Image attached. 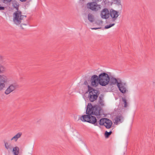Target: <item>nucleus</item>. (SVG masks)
<instances>
[{"instance_id": "nucleus-10", "label": "nucleus", "mask_w": 155, "mask_h": 155, "mask_svg": "<svg viewBox=\"0 0 155 155\" xmlns=\"http://www.w3.org/2000/svg\"><path fill=\"white\" fill-rule=\"evenodd\" d=\"M110 11H109L107 8H104L101 11V18L103 19H107L110 16Z\"/></svg>"}, {"instance_id": "nucleus-6", "label": "nucleus", "mask_w": 155, "mask_h": 155, "mask_svg": "<svg viewBox=\"0 0 155 155\" xmlns=\"http://www.w3.org/2000/svg\"><path fill=\"white\" fill-rule=\"evenodd\" d=\"M90 81L91 82V85L92 87H97L99 84H100L99 76H98L96 74L92 75Z\"/></svg>"}, {"instance_id": "nucleus-29", "label": "nucleus", "mask_w": 155, "mask_h": 155, "mask_svg": "<svg viewBox=\"0 0 155 155\" xmlns=\"http://www.w3.org/2000/svg\"><path fill=\"white\" fill-rule=\"evenodd\" d=\"M92 1L98 3V2H101L102 0H92Z\"/></svg>"}, {"instance_id": "nucleus-34", "label": "nucleus", "mask_w": 155, "mask_h": 155, "mask_svg": "<svg viewBox=\"0 0 155 155\" xmlns=\"http://www.w3.org/2000/svg\"><path fill=\"white\" fill-rule=\"evenodd\" d=\"M29 3V2H26V3H27V4Z\"/></svg>"}, {"instance_id": "nucleus-35", "label": "nucleus", "mask_w": 155, "mask_h": 155, "mask_svg": "<svg viewBox=\"0 0 155 155\" xmlns=\"http://www.w3.org/2000/svg\"><path fill=\"white\" fill-rule=\"evenodd\" d=\"M29 3V2H26V3H27V4Z\"/></svg>"}, {"instance_id": "nucleus-31", "label": "nucleus", "mask_w": 155, "mask_h": 155, "mask_svg": "<svg viewBox=\"0 0 155 155\" xmlns=\"http://www.w3.org/2000/svg\"><path fill=\"white\" fill-rule=\"evenodd\" d=\"M84 84L85 85H87V86H88V83L86 80H85L84 81Z\"/></svg>"}, {"instance_id": "nucleus-19", "label": "nucleus", "mask_w": 155, "mask_h": 155, "mask_svg": "<svg viewBox=\"0 0 155 155\" xmlns=\"http://www.w3.org/2000/svg\"><path fill=\"white\" fill-rule=\"evenodd\" d=\"M88 19L90 22H92L94 20V16L92 14H89L88 15Z\"/></svg>"}, {"instance_id": "nucleus-16", "label": "nucleus", "mask_w": 155, "mask_h": 155, "mask_svg": "<svg viewBox=\"0 0 155 155\" xmlns=\"http://www.w3.org/2000/svg\"><path fill=\"white\" fill-rule=\"evenodd\" d=\"M22 134L21 132H19L17 133L11 139V140H14L15 141H17L18 139L21 137Z\"/></svg>"}, {"instance_id": "nucleus-11", "label": "nucleus", "mask_w": 155, "mask_h": 155, "mask_svg": "<svg viewBox=\"0 0 155 155\" xmlns=\"http://www.w3.org/2000/svg\"><path fill=\"white\" fill-rule=\"evenodd\" d=\"M118 11H116L112 8L110 10V15L111 18L113 21H115L119 15Z\"/></svg>"}, {"instance_id": "nucleus-23", "label": "nucleus", "mask_w": 155, "mask_h": 155, "mask_svg": "<svg viewBox=\"0 0 155 155\" xmlns=\"http://www.w3.org/2000/svg\"><path fill=\"white\" fill-rule=\"evenodd\" d=\"M115 23H112L108 25H107L105 26L104 28L106 29L109 28H111V27L114 26L115 25Z\"/></svg>"}, {"instance_id": "nucleus-14", "label": "nucleus", "mask_w": 155, "mask_h": 155, "mask_svg": "<svg viewBox=\"0 0 155 155\" xmlns=\"http://www.w3.org/2000/svg\"><path fill=\"white\" fill-rule=\"evenodd\" d=\"M106 118H102L100 119L99 120L97 121L98 125H99L100 126H104L105 120H106ZM98 126H99V125Z\"/></svg>"}, {"instance_id": "nucleus-5", "label": "nucleus", "mask_w": 155, "mask_h": 155, "mask_svg": "<svg viewBox=\"0 0 155 155\" xmlns=\"http://www.w3.org/2000/svg\"><path fill=\"white\" fill-rule=\"evenodd\" d=\"M86 7L88 9L94 12H97L101 8L100 5L94 1L88 2L86 4Z\"/></svg>"}, {"instance_id": "nucleus-13", "label": "nucleus", "mask_w": 155, "mask_h": 155, "mask_svg": "<svg viewBox=\"0 0 155 155\" xmlns=\"http://www.w3.org/2000/svg\"><path fill=\"white\" fill-rule=\"evenodd\" d=\"M105 121L104 126H105L106 128L107 129L110 128L112 125V121L110 120L107 118H106V120Z\"/></svg>"}, {"instance_id": "nucleus-1", "label": "nucleus", "mask_w": 155, "mask_h": 155, "mask_svg": "<svg viewBox=\"0 0 155 155\" xmlns=\"http://www.w3.org/2000/svg\"><path fill=\"white\" fill-rule=\"evenodd\" d=\"M102 108L99 105H94L93 106L91 103H88L86 111V115H82L78 119L82 121L91 124L94 126H98L97 120L96 117L92 115L101 116Z\"/></svg>"}, {"instance_id": "nucleus-27", "label": "nucleus", "mask_w": 155, "mask_h": 155, "mask_svg": "<svg viewBox=\"0 0 155 155\" xmlns=\"http://www.w3.org/2000/svg\"><path fill=\"white\" fill-rule=\"evenodd\" d=\"M101 28L100 27H98V28H97V27L93 28H91V29L92 30H97V29H101Z\"/></svg>"}, {"instance_id": "nucleus-21", "label": "nucleus", "mask_w": 155, "mask_h": 155, "mask_svg": "<svg viewBox=\"0 0 155 155\" xmlns=\"http://www.w3.org/2000/svg\"><path fill=\"white\" fill-rule=\"evenodd\" d=\"M5 68L3 65L0 64V74L3 73L5 71Z\"/></svg>"}, {"instance_id": "nucleus-33", "label": "nucleus", "mask_w": 155, "mask_h": 155, "mask_svg": "<svg viewBox=\"0 0 155 155\" xmlns=\"http://www.w3.org/2000/svg\"><path fill=\"white\" fill-rule=\"evenodd\" d=\"M103 22V21H102L101 20V21H100L99 22V23H98L99 24H100V23H102Z\"/></svg>"}, {"instance_id": "nucleus-12", "label": "nucleus", "mask_w": 155, "mask_h": 155, "mask_svg": "<svg viewBox=\"0 0 155 155\" xmlns=\"http://www.w3.org/2000/svg\"><path fill=\"white\" fill-rule=\"evenodd\" d=\"M124 120V118L122 116H117L114 118V123L116 125L118 124L119 122L122 123Z\"/></svg>"}, {"instance_id": "nucleus-4", "label": "nucleus", "mask_w": 155, "mask_h": 155, "mask_svg": "<svg viewBox=\"0 0 155 155\" xmlns=\"http://www.w3.org/2000/svg\"><path fill=\"white\" fill-rule=\"evenodd\" d=\"M109 74L105 72H102L99 74L100 80V85L102 86H105L108 85L110 81V77L109 74L110 73L109 72Z\"/></svg>"}, {"instance_id": "nucleus-36", "label": "nucleus", "mask_w": 155, "mask_h": 155, "mask_svg": "<svg viewBox=\"0 0 155 155\" xmlns=\"http://www.w3.org/2000/svg\"><path fill=\"white\" fill-rule=\"evenodd\" d=\"M82 1H84V0H81Z\"/></svg>"}, {"instance_id": "nucleus-17", "label": "nucleus", "mask_w": 155, "mask_h": 155, "mask_svg": "<svg viewBox=\"0 0 155 155\" xmlns=\"http://www.w3.org/2000/svg\"><path fill=\"white\" fill-rule=\"evenodd\" d=\"M122 99L124 104V107L125 108L127 107V103L126 99V96L125 95H123V97H122Z\"/></svg>"}, {"instance_id": "nucleus-25", "label": "nucleus", "mask_w": 155, "mask_h": 155, "mask_svg": "<svg viewBox=\"0 0 155 155\" xmlns=\"http://www.w3.org/2000/svg\"><path fill=\"white\" fill-rule=\"evenodd\" d=\"M3 2L5 4H8L10 3L12 0H2Z\"/></svg>"}, {"instance_id": "nucleus-32", "label": "nucleus", "mask_w": 155, "mask_h": 155, "mask_svg": "<svg viewBox=\"0 0 155 155\" xmlns=\"http://www.w3.org/2000/svg\"><path fill=\"white\" fill-rule=\"evenodd\" d=\"M20 1L23 2H25L27 0H19Z\"/></svg>"}, {"instance_id": "nucleus-22", "label": "nucleus", "mask_w": 155, "mask_h": 155, "mask_svg": "<svg viewBox=\"0 0 155 155\" xmlns=\"http://www.w3.org/2000/svg\"><path fill=\"white\" fill-rule=\"evenodd\" d=\"M94 91H92L94 93L95 95L97 96V98L98 97L99 94H100V91L98 90L95 89L94 88Z\"/></svg>"}, {"instance_id": "nucleus-30", "label": "nucleus", "mask_w": 155, "mask_h": 155, "mask_svg": "<svg viewBox=\"0 0 155 155\" xmlns=\"http://www.w3.org/2000/svg\"><path fill=\"white\" fill-rule=\"evenodd\" d=\"M104 94H101L100 95V96L99 97H100L101 99H103V98H104Z\"/></svg>"}, {"instance_id": "nucleus-2", "label": "nucleus", "mask_w": 155, "mask_h": 155, "mask_svg": "<svg viewBox=\"0 0 155 155\" xmlns=\"http://www.w3.org/2000/svg\"><path fill=\"white\" fill-rule=\"evenodd\" d=\"M12 4L13 8L16 10L13 14V21L16 25H20L21 27L23 29L22 25H26L28 24V20L27 19V16L22 15L21 12L19 10V4L16 1H13Z\"/></svg>"}, {"instance_id": "nucleus-8", "label": "nucleus", "mask_w": 155, "mask_h": 155, "mask_svg": "<svg viewBox=\"0 0 155 155\" xmlns=\"http://www.w3.org/2000/svg\"><path fill=\"white\" fill-rule=\"evenodd\" d=\"M8 78L5 76L0 75V91L5 87V84L8 82Z\"/></svg>"}, {"instance_id": "nucleus-3", "label": "nucleus", "mask_w": 155, "mask_h": 155, "mask_svg": "<svg viewBox=\"0 0 155 155\" xmlns=\"http://www.w3.org/2000/svg\"><path fill=\"white\" fill-rule=\"evenodd\" d=\"M110 83L111 85L116 84L120 92L123 94L125 93L127 91L125 87L126 86V83L123 82L120 78L117 79L112 76H111Z\"/></svg>"}, {"instance_id": "nucleus-26", "label": "nucleus", "mask_w": 155, "mask_h": 155, "mask_svg": "<svg viewBox=\"0 0 155 155\" xmlns=\"http://www.w3.org/2000/svg\"><path fill=\"white\" fill-rule=\"evenodd\" d=\"M4 143L5 148L7 149L8 150L9 148V146L8 144V143L7 142H4Z\"/></svg>"}, {"instance_id": "nucleus-7", "label": "nucleus", "mask_w": 155, "mask_h": 155, "mask_svg": "<svg viewBox=\"0 0 155 155\" xmlns=\"http://www.w3.org/2000/svg\"><path fill=\"white\" fill-rule=\"evenodd\" d=\"M87 87L88 88V91L89 92L88 97L89 100L91 102H93L97 100V96L95 95L92 92V91L94 90V88L89 85H88Z\"/></svg>"}, {"instance_id": "nucleus-18", "label": "nucleus", "mask_w": 155, "mask_h": 155, "mask_svg": "<svg viewBox=\"0 0 155 155\" xmlns=\"http://www.w3.org/2000/svg\"><path fill=\"white\" fill-rule=\"evenodd\" d=\"M112 1H113L111 2V4H114L118 6L121 5H121V1L120 0H113Z\"/></svg>"}, {"instance_id": "nucleus-15", "label": "nucleus", "mask_w": 155, "mask_h": 155, "mask_svg": "<svg viewBox=\"0 0 155 155\" xmlns=\"http://www.w3.org/2000/svg\"><path fill=\"white\" fill-rule=\"evenodd\" d=\"M12 152L14 155H18L19 153V149L18 147H13Z\"/></svg>"}, {"instance_id": "nucleus-28", "label": "nucleus", "mask_w": 155, "mask_h": 155, "mask_svg": "<svg viewBox=\"0 0 155 155\" xmlns=\"http://www.w3.org/2000/svg\"><path fill=\"white\" fill-rule=\"evenodd\" d=\"M5 9L4 7L0 5V10H4Z\"/></svg>"}, {"instance_id": "nucleus-20", "label": "nucleus", "mask_w": 155, "mask_h": 155, "mask_svg": "<svg viewBox=\"0 0 155 155\" xmlns=\"http://www.w3.org/2000/svg\"><path fill=\"white\" fill-rule=\"evenodd\" d=\"M112 133L111 131L108 132L107 131H105L104 133V136L106 138H108Z\"/></svg>"}, {"instance_id": "nucleus-24", "label": "nucleus", "mask_w": 155, "mask_h": 155, "mask_svg": "<svg viewBox=\"0 0 155 155\" xmlns=\"http://www.w3.org/2000/svg\"><path fill=\"white\" fill-rule=\"evenodd\" d=\"M98 103H99V104H100L101 106H103L104 105L103 99H101L100 97H99Z\"/></svg>"}, {"instance_id": "nucleus-9", "label": "nucleus", "mask_w": 155, "mask_h": 155, "mask_svg": "<svg viewBox=\"0 0 155 155\" xmlns=\"http://www.w3.org/2000/svg\"><path fill=\"white\" fill-rule=\"evenodd\" d=\"M19 87V86L17 84L14 83L9 85L5 90V93L8 95L11 92L15 90L17 88Z\"/></svg>"}]
</instances>
